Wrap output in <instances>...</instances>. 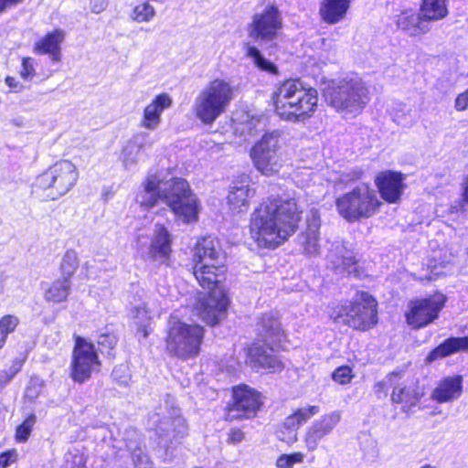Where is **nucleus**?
I'll list each match as a JSON object with an SVG mask.
<instances>
[{
  "mask_svg": "<svg viewBox=\"0 0 468 468\" xmlns=\"http://www.w3.org/2000/svg\"><path fill=\"white\" fill-rule=\"evenodd\" d=\"M191 262L199 285L211 291L198 299L196 309L205 323L214 325L225 318L229 305V298L221 286L227 271L226 254L217 239L204 237L195 244Z\"/></svg>",
  "mask_w": 468,
  "mask_h": 468,
  "instance_id": "f257e3e1",
  "label": "nucleus"
},
{
  "mask_svg": "<svg viewBox=\"0 0 468 468\" xmlns=\"http://www.w3.org/2000/svg\"><path fill=\"white\" fill-rule=\"evenodd\" d=\"M135 201L145 208L162 201L184 223L197 221L200 211L197 198L188 183L174 176L168 169L148 173L137 190Z\"/></svg>",
  "mask_w": 468,
  "mask_h": 468,
  "instance_id": "f03ea898",
  "label": "nucleus"
},
{
  "mask_svg": "<svg viewBox=\"0 0 468 468\" xmlns=\"http://www.w3.org/2000/svg\"><path fill=\"white\" fill-rule=\"evenodd\" d=\"M302 213L295 198L270 197L250 215V238L260 248L275 249L296 232Z\"/></svg>",
  "mask_w": 468,
  "mask_h": 468,
  "instance_id": "7ed1b4c3",
  "label": "nucleus"
},
{
  "mask_svg": "<svg viewBox=\"0 0 468 468\" xmlns=\"http://www.w3.org/2000/svg\"><path fill=\"white\" fill-rule=\"evenodd\" d=\"M275 112L282 120L302 122L311 118L318 105V92L299 80L281 83L271 96Z\"/></svg>",
  "mask_w": 468,
  "mask_h": 468,
  "instance_id": "20e7f679",
  "label": "nucleus"
},
{
  "mask_svg": "<svg viewBox=\"0 0 468 468\" xmlns=\"http://www.w3.org/2000/svg\"><path fill=\"white\" fill-rule=\"evenodd\" d=\"M325 102L344 117H356L370 101L369 87L356 74L329 80L323 89Z\"/></svg>",
  "mask_w": 468,
  "mask_h": 468,
  "instance_id": "39448f33",
  "label": "nucleus"
},
{
  "mask_svg": "<svg viewBox=\"0 0 468 468\" xmlns=\"http://www.w3.org/2000/svg\"><path fill=\"white\" fill-rule=\"evenodd\" d=\"M235 98V88L227 80L215 79L197 94L193 112L205 125H211L229 108Z\"/></svg>",
  "mask_w": 468,
  "mask_h": 468,
  "instance_id": "423d86ee",
  "label": "nucleus"
},
{
  "mask_svg": "<svg viewBox=\"0 0 468 468\" xmlns=\"http://www.w3.org/2000/svg\"><path fill=\"white\" fill-rule=\"evenodd\" d=\"M204 328L197 324H187L172 315L168 321L165 347L173 356L188 359L200 352Z\"/></svg>",
  "mask_w": 468,
  "mask_h": 468,
  "instance_id": "0eeeda50",
  "label": "nucleus"
},
{
  "mask_svg": "<svg viewBox=\"0 0 468 468\" xmlns=\"http://www.w3.org/2000/svg\"><path fill=\"white\" fill-rule=\"evenodd\" d=\"M331 317L356 330H367L378 323L377 301L367 292H359L351 301L336 305Z\"/></svg>",
  "mask_w": 468,
  "mask_h": 468,
  "instance_id": "6e6552de",
  "label": "nucleus"
},
{
  "mask_svg": "<svg viewBox=\"0 0 468 468\" xmlns=\"http://www.w3.org/2000/svg\"><path fill=\"white\" fill-rule=\"evenodd\" d=\"M78 178L76 165L69 160H61L36 177L33 189L51 200H57L73 188Z\"/></svg>",
  "mask_w": 468,
  "mask_h": 468,
  "instance_id": "1a4fd4ad",
  "label": "nucleus"
},
{
  "mask_svg": "<svg viewBox=\"0 0 468 468\" xmlns=\"http://www.w3.org/2000/svg\"><path fill=\"white\" fill-rule=\"evenodd\" d=\"M380 205L375 190L367 184L356 186L335 199L338 214L348 222L371 218Z\"/></svg>",
  "mask_w": 468,
  "mask_h": 468,
  "instance_id": "9d476101",
  "label": "nucleus"
},
{
  "mask_svg": "<svg viewBox=\"0 0 468 468\" xmlns=\"http://www.w3.org/2000/svg\"><path fill=\"white\" fill-rule=\"evenodd\" d=\"M283 144L284 141L280 131L265 133L250 152L255 168L267 176L278 174L283 165Z\"/></svg>",
  "mask_w": 468,
  "mask_h": 468,
  "instance_id": "9b49d317",
  "label": "nucleus"
},
{
  "mask_svg": "<svg viewBox=\"0 0 468 468\" xmlns=\"http://www.w3.org/2000/svg\"><path fill=\"white\" fill-rule=\"evenodd\" d=\"M389 388L392 389L391 401L401 404L402 410L405 412L415 407L423 395L419 387L413 381H409L405 374L401 372H392L374 386V390L378 395L383 393L387 396Z\"/></svg>",
  "mask_w": 468,
  "mask_h": 468,
  "instance_id": "f8f14e48",
  "label": "nucleus"
},
{
  "mask_svg": "<svg viewBox=\"0 0 468 468\" xmlns=\"http://www.w3.org/2000/svg\"><path fill=\"white\" fill-rule=\"evenodd\" d=\"M282 28V16L274 4L267 5L261 12L255 13L247 25L250 38L259 43H269L278 38Z\"/></svg>",
  "mask_w": 468,
  "mask_h": 468,
  "instance_id": "ddd939ff",
  "label": "nucleus"
},
{
  "mask_svg": "<svg viewBox=\"0 0 468 468\" xmlns=\"http://www.w3.org/2000/svg\"><path fill=\"white\" fill-rule=\"evenodd\" d=\"M101 361L94 345L87 339L76 336L70 362V377L79 383L89 379L100 370Z\"/></svg>",
  "mask_w": 468,
  "mask_h": 468,
  "instance_id": "4468645a",
  "label": "nucleus"
},
{
  "mask_svg": "<svg viewBox=\"0 0 468 468\" xmlns=\"http://www.w3.org/2000/svg\"><path fill=\"white\" fill-rule=\"evenodd\" d=\"M445 302L446 297L442 293L411 300L405 314L407 324L415 329L430 324L438 318Z\"/></svg>",
  "mask_w": 468,
  "mask_h": 468,
  "instance_id": "2eb2a0df",
  "label": "nucleus"
},
{
  "mask_svg": "<svg viewBox=\"0 0 468 468\" xmlns=\"http://www.w3.org/2000/svg\"><path fill=\"white\" fill-rule=\"evenodd\" d=\"M263 404L262 395L256 389L241 385L233 388V400L229 407L228 419H250Z\"/></svg>",
  "mask_w": 468,
  "mask_h": 468,
  "instance_id": "dca6fc26",
  "label": "nucleus"
},
{
  "mask_svg": "<svg viewBox=\"0 0 468 468\" xmlns=\"http://www.w3.org/2000/svg\"><path fill=\"white\" fill-rule=\"evenodd\" d=\"M341 420V413L337 410L321 416L313 421L303 433V440L308 452H314L320 441L328 436Z\"/></svg>",
  "mask_w": 468,
  "mask_h": 468,
  "instance_id": "f3484780",
  "label": "nucleus"
},
{
  "mask_svg": "<svg viewBox=\"0 0 468 468\" xmlns=\"http://www.w3.org/2000/svg\"><path fill=\"white\" fill-rule=\"evenodd\" d=\"M149 425L160 436L172 434L173 438L182 436L186 429L179 410L174 407L165 408V411L154 413L150 417Z\"/></svg>",
  "mask_w": 468,
  "mask_h": 468,
  "instance_id": "a211bd4d",
  "label": "nucleus"
},
{
  "mask_svg": "<svg viewBox=\"0 0 468 468\" xmlns=\"http://www.w3.org/2000/svg\"><path fill=\"white\" fill-rule=\"evenodd\" d=\"M265 343L264 345L254 343L244 348L245 363L256 369L281 370L282 364L277 356L274 355L273 347L269 346L271 343Z\"/></svg>",
  "mask_w": 468,
  "mask_h": 468,
  "instance_id": "6ab92c4d",
  "label": "nucleus"
},
{
  "mask_svg": "<svg viewBox=\"0 0 468 468\" xmlns=\"http://www.w3.org/2000/svg\"><path fill=\"white\" fill-rule=\"evenodd\" d=\"M404 176L394 171H383L375 178V185L380 197L388 203L395 204L400 200L405 189Z\"/></svg>",
  "mask_w": 468,
  "mask_h": 468,
  "instance_id": "aec40b11",
  "label": "nucleus"
},
{
  "mask_svg": "<svg viewBox=\"0 0 468 468\" xmlns=\"http://www.w3.org/2000/svg\"><path fill=\"white\" fill-rule=\"evenodd\" d=\"M172 251V235L163 224L155 223L150 245L146 248L147 257L153 261L165 262Z\"/></svg>",
  "mask_w": 468,
  "mask_h": 468,
  "instance_id": "412c9836",
  "label": "nucleus"
},
{
  "mask_svg": "<svg viewBox=\"0 0 468 468\" xmlns=\"http://www.w3.org/2000/svg\"><path fill=\"white\" fill-rule=\"evenodd\" d=\"M329 267L339 275H359L358 261L354 252L339 242L327 255Z\"/></svg>",
  "mask_w": 468,
  "mask_h": 468,
  "instance_id": "4be33fe9",
  "label": "nucleus"
},
{
  "mask_svg": "<svg viewBox=\"0 0 468 468\" xmlns=\"http://www.w3.org/2000/svg\"><path fill=\"white\" fill-rule=\"evenodd\" d=\"M172 98L167 93L155 96L144 109L140 126L147 131H155L161 124L162 114L172 106Z\"/></svg>",
  "mask_w": 468,
  "mask_h": 468,
  "instance_id": "5701e85b",
  "label": "nucleus"
},
{
  "mask_svg": "<svg viewBox=\"0 0 468 468\" xmlns=\"http://www.w3.org/2000/svg\"><path fill=\"white\" fill-rule=\"evenodd\" d=\"M255 195V189L248 181L233 182L227 199L229 209L233 213H245L250 206V199Z\"/></svg>",
  "mask_w": 468,
  "mask_h": 468,
  "instance_id": "b1692460",
  "label": "nucleus"
},
{
  "mask_svg": "<svg viewBox=\"0 0 468 468\" xmlns=\"http://www.w3.org/2000/svg\"><path fill=\"white\" fill-rule=\"evenodd\" d=\"M125 450L120 448L118 457L123 458L127 452L133 460L135 468H153L146 454L141 447V436L136 430H129L124 437Z\"/></svg>",
  "mask_w": 468,
  "mask_h": 468,
  "instance_id": "393cba45",
  "label": "nucleus"
},
{
  "mask_svg": "<svg viewBox=\"0 0 468 468\" xmlns=\"http://www.w3.org/2000/svg\"><path fill=\"white\" fill-rule=\"evenodd\" d=\"M397 27L410 37H419L427 34L431 27L423 16L413 10L402 11L397 16Z\"/></svg>",
  "mask_w": 468,
  "mask_h": 468,
  "instance_id": "a878e982",
  "label": "nucleus"
},
{
  "mask_svg": "<svg viewBox=\"0 0 468 468\" xmlns=\"http://www.w3.org/2000/svg\"><path fill=\"white\" fill-rule=\"evenodd\" d=\"M319 229L320 219L317 211H311V218L307 219L305 231L298 236V242L305 254L316 256L319 254Z\"/></svg>",
  "mask_w": 468,
  "mask_h": 468,
  "instance_id": "bb28decb",
  "label": "nucleus"
},
{
  "mask_svg": "<svg viewBox=\"0 0 468 468\" xmlns=\"http://www.w3.org/2000/svg\"><path fill=\"white\" fill-rule=\"evenodd\" d=\"M350 0H322L319 16L323 22L335 25L346 19L350 8Z\"/></svg>",
  "mask_w": 468,
  "mask_h": 468,
  "instance_id": "cd10ccee",
  "label": "nucleus"
},
{
  "mask_svg": "<svg viewBox=\"0 0 468 468\" xmlns=\"http://www.w3.org/2000/svg\"><path fill=\"white\" fill-rule=\"evenodd\" d=\"M257 331L264 342L280 343L285 337L279 317L273 313L265 314L260 318Z\"/></svg>",
  "mask_w": 468,
  "mask_h": 468,
  "instance_id": "c85d7f7f",
  "label": "nucleus"
},
{
  "mask_svg": "<svg viewBox=\"0 0 468 468\" xmlns=\"http://www.w3.org/2000/svg\"><path fill=\"white\" fill-rule=\"evenodd\" d=\"M462 378L448 377L442 379L431 394V399L438 403L457 399L462 394Z\"/></svg>",
  "mask_w": 468,
  "mask_h": 468,
  "instance_id": "c756f323",
  "label": "nucleus"
},
{
  "mask_svg": "<svg viewBox=\"0 0 468 468\" xmlns=\"http://www.w3.org/2000/svg\"><path fill=\"white\" fill-rule=\"evenodd\" d=\"M65 38L61 29H55L36 42L34 51L37 54H48L53 61L60 59V44Z\"/></svg>",
  "mask_w": 468,
  "mask_h": 468,
  "instance_id": "7c9ffc66",
  "label": "nucleus"
},
{
  "mask_svg": "<svg viewBox=\"0 0 468 468\" xmlns=\"http://www.w3.org/2000/svg\"><path fill=\"white\" fill-rule=\"evenodd\" d=\"M147 145L144 135L138 134L129 141L122 149L121 160L126 169H132L142 160V153Z\"/></svg>",
  "mask_w": 468,
  "mask_h": 468,
  "instance_id": "2f4dec72",
  "label": "nucleus"
},
{
  "mask_svg": "<svg viewBox=\"0 0 468 468\" xmlns=\"http://www.w3.org/2000/svg\"><path fill=\"white\" fill-rule=\"evenodd\" d=\"M130 317L137 331L146 337L150 333L149 327L152 320L149 303H142L133 306L130 311Z\"/></svg>",
  "mask_w": 468,
  "mask_h": 468,
  "instance_id": "473e14b6",
  "label": "nucleus"
},
{
  "mask_svg": "<svg viewBox=\"0 0 468 468\" xmlns=\"http://www.w3.org/2000/svg\"><path fill=\"white\" fill-rule=\"evenodd\" d=\"M468 347V337H452L441 344L432 350L427 357L429 362H432L440 357L447 356L452 353L458 352Z\"/></svg>",
  "mask_w": 468,
  "mask_h": 468,
  "instance_id": "72a5a7b5",
  "label": "nucleus"
},
{
  "mask_svg": "<svg viewBox=\"0 0 468 468\" xmlns=\"http://www.w3.org/2000/svg\"><path fill=\"white\" fill-rule=\"evenodd\" d=\"M420 12L429 24L441 20L448 15L446 0H422Z\"/></svg>",
  "mask_w": 468,
  "mask_h": 468,
  "instance_id": "f704fd0d",
  "label": "nucleus"
},
{
  "mask_svg": "<svg viewBox=\"0 0 468 468\" xmlns=\"http://www.w3.org/2000/svg\"><path fill=\"white\" fill-rule=\"evenodd\" d=\"M71 283L68 279H58L52 282L46 290L44 298L48 302L59 303L67 300L70 292Z\"/></svg>",
  "mask_w": 468,
  "mask_h": 468,
  "instance_id": "c9c22d12",
  "label": "nucleus"
},
{
  "mask_svg": "<svg viewBox=\"0 0 468 468\" xmlns=\"http://www.w3.org/2000/svg\"><path fill=\"white\" fill-rule=\"evenodd\" d=\"M244 49L246 57L251 59L255 67L270 74H278L276 65L265 58L258 48L250 44H245Z\"/></svg>",
  "mask_w": 468,
  "mask_h": 468,
  "instance_id": "e433bc0d",
  "label": "nucleus"
},
{
  "mask_svg": "<svg viewBox=\"0 0 468 468\" xmlns=\"http://www.w3.org/2000/svg\"><path fill=\"white\" fill-rule=\"evenodd\" d=\"M78 267L79 259L77 252L73 250H68L63 255L60 262L62 278L70 281V278L76 272Z\"/></svg>",
  "mask_w": 468,
  "mask_h": 468,
  "instance_id": "4c0bfd02",
  "label": "nucleus"
},
{
  "mask_svg": "<svg viewBox=\"0 0 468 468\" xmlns=\"http://www.w3.org/2000/svg\"><path fill=\"white\" fill-rule=\"evenodd\" d=\"M154 16V7L148 1H144L134 5L131 18L138 23H147L150 22Z\"/></svg>",
  "mask_w": 468,
  "mask_h": 468,
  "instance_id": "58836bf2",
  "label": "nucleus"
},
{
  "mask_svg": "<svg viewBox=\"0 0 468 468\" xmlns=\"http://www.w3.org/2000/svg\"><path fill=\"white\" fill-rule=\"evenodd\" d=\"M364 175V170L360 166L346 167L340 172L335 178L333 179L335 184H349L359 180Z\"/></svg>",
  "mask_w": 468,
  "mask_h": 468,
  "instance_id": "ea45409f",
  "label": "nucleus"
},
{
  "mask_svg": "<svg viewBox=\"0 0 468 468\" xmlns=\"http://www.w3.org/2000/svg\"><path fill=\"white\" fill-rule=\"evenodd\" d=\"M19 324V320L15 315H5L0 319V349L4 346L7 335L14 332Z\"/></svg>",
  "mask_w": 468,
  "mask_h": 468,
  "instance_id": "a19ab883",
  "label": "nucleus"
},
{
  "mask_svg": "<svg viewBox=\"0 0 468 468\" xmlns=\"http://www.w3.org/2000/svg\"><path fill=\"white\" fill-rule=\"evenodd\" d=\"M37 417L35 414H30L16 429V440L18 442H26L36 424Z\"/></svg>",
  "mask_w": 468,
  "mask_h": 468,
  "instance_id": "79ce46f5",
  "label": "nucleus"
},
{
  "mask_svg": "<svg viewBox=\"0 0 468 468\" xmlns=\"http://www.w3.org/2000/svg\"><path fill=\"white\" fill-rule=\"evenodd\" d=\"M300 423H299V420H297L296 417L294 416V414H291L290 416H288L284 421H283V428L284 429H287V430H290V436L288 438H285L284 436H282V431H279L278 432V438L282 441H286L288 443L290 442H293L296 441V430H298V428L300 427Z\"/></svg>",
  "mask_w": 468,
  "mask_h": 468,
  "instance_id": "37998d69",
  "label": "nucleus"
},
{
  "mask_svg": "<svg viewBox=\"0 0 468 468\" xmlns=\"http://www.w3.org/2000/svg\"><path fill=\"white\" fill-rule=\"evenodd\" d=\"M304 455L302 452H294L292 454H282L276 460L277 468H292L296 463L303 462Z\"/></svg>",
  "mask_w": 468,
  "mask_h": 468,
  "instance_id": "c03bdc74",
  "label": "nucleus"
},
{
  "mask_svg": "<svg viewBox=\"0 0 468 468\" xmlns=\"http://www.w3.org/2000/svg\"><path fill=\"white\" fill-rule=\"evenodd\" d=\"M86 459L78 450L69 451L65 455L64 468H84Z\"/></svg>",
  "mask_w": 468,
  "mask_h": 468,
  "instance_id": "a18cd8bd",
  "label": "nucleus"
},
{
  "mask_svg": "<svg viewBox=\"0 0 468 468\" xmlns=\"http://www.w3.org/2000/svg\"><path fill=\"white\" fill-rule=\"evenodd\" d=\"M353 378V370L348 366H341L335 368L332 373L333 380L340 385L350 383Z\"/></svg>",
  "mask_w": 468,
  "mask_h": 468,
  "instance_id": "49530a36",
  "label": "nucleus"
},
{
  "mask_svg": "<svg viewBox=\"0 0 468 468\" xmlns=\"http://www.w3.org/2000/svg\"><path fill=\"white\" fill-rule=\"evenodd\" d=\"M320 412V408L318 406H307L304 408H301L296 410L293 414L296 417L297 420H299L300 425L305 423L312 417L315 416Z\"/></svg>",
  "mask_w": 468,
  "mask_h": 468,
  "instance_id": "de8ad7c7",
  "label": "nucleus"
},
{
  "mask_svg": "<svg viewBox=\"0 0 468 468\" xmlns=\"http://www.w3.org/2000/svg\"><path fill=\"white\" fill-rule=\"evenodd\" d=\"M18 453L16 450H9L0 454V468H7L16 463Z\"/></svg>",
  "mask_w": 468,
  "mask_h": 468,
  "instance_id": "09e8293b",
  "label": "nucleus"
},
{
  "mask_svg": "<svg viewBox=\"0 0 468 468\" xmlns=\"http://www.w3.org/2000/svg\"><path fill=\"white\" fill-rule=\"evenodd\" d=\"M316 178H318V176L308 170L297 174L295 177V182L299 186L306 187L310 186V181L314 180V182L315 183Z\"/></svg>",
  "mask_w": 468,
  "mask_h": 468,
  "instance_id": "8fccbe9b",
  "label": "nucleus"
},
{
  "mask_svg": "<svg viewBox=\"0 0 468 468\" xmlns=\"http://www.w3.org/2000/svg\"><path fill=\"white\" fill-rule=\"evenodd\" d=\"M42 390V385L37 380H31L26 388L25 396L29 400L36 399Z\"/></svg>",
  "mask_w": 468,
  "mask_h": 468,
  "instance_id": "3c124183",
  "label": "nucleus"
},
{
  "mask_svg": "<svg viewBox=\"0 0 468 468\" xmlns=\"http://www.w3.org/2000/svg\"><path fill=\"white\" fill-rule=\"evenodd\" d=\"M454 108L457 112L468 109V89L457 95L454 101Z\"/></svg>",
  "mask_w": 468,
  "mask_h": 468,
  "instance_id": "603ef678",
  "label": "nucleus"
},
{
  "mask_svg": "<svg viewBox=\"0 0 468 468\" xmlns=\"http://www.w3.org/2000/svg\"><path fill=\"white\" fill-rule=\"evenodd\" d=\"M117 343V339L112 334H102L99 336L98 344L99 346L112 349Z\"/></svg>",
  "mask_w": 468,
  "mask_h": 468,
  "instance_id": "864d4df0",
  "label": "nucleus"
},
{
  "mask_svg": "<svg viewBox=\"0 0 468 468\" xmlns=\"http://www.w3.org/2000/svg\"><path fill=\"white\" fill-rule=\"evenodd\" d=\"M35 73L34 69V63L33 59L30 58H27L23 59L22 62V70H21V76L24 79H27L29 77H32Z\"/></svg>",
  "mask_w": 468,
  "mask_h": 468,
  "instance_id": "5fc2aeb1",
  "label": "nucleus"
},
{
  "mask_svg": "<svg viewBox=\"0 0 468 468\" xmlns=\"http://www.w3.org/2000/svg\"><path fill=\"white\" fill-rule=\"evenodd\" d=\"M244 439V433L239 429L231 430L229 434V441L231 443H239Z\"/></svg>",
  "mask_w": 468,
  "mask_h": 468,
  "instance_id": "6e6d98bb",
  "label": "nucleus"
},
{
  "mask_svg": "<svg viewBox=\"0 0 468 468\" xmlns=\"http://www.w3.org/2000/svg\"><path fill=\"white\" fill-rule=\"evenodd\" d=\"M14 378L12 373L8 370L0 371V388L6 386Z\"/></svg>",
  "mask_w": 468,
  "mask_h": 468,
  "instance_id": "4d7b16f0",
  "label": "nucleus"
},
{
  "mask_svg": "<svg viewBox=\"0 0 468 468\" xmlns=\"http://www.w3.org/2000/svg\"><path fill=\"white\" fill-rule=\"evenodd\" d=\"M462 198L464 205L468 206V175L463 178L461 185Z\"/></svg>",
  "mask_w": 468,
  "mask_h": 468,
  "instance_id": "13d9d810",
  "label": "nucleus"
},
{
  "mask_svg": "<svg viewBox=\"0 0 468 468\" xmlns=\"http://www.w3.org/2000/svg\"><path fill=\"white\" fill-rule=\"evenodd\" d=\"M24 360L20 358H16L13 361L12 366L9 368V371L12 373V375L15 377L22 368Z\"/></svg>",
  "mask_w": 468,
  "mask_h": 468,
  "instance_id": "bf43d9fd",
  "label": "nucleus"
},
{
  "mask_svg": "<svg viewBox=\"0 0 468 468\" xmlns=\"http://www.w3.org/2000/svg\"><path fill=\"white\" fill-rule=\"evenodd\" d=\"M22 0H0V13L4 12L6 8L17 5Z\"/></svg>",
  "mask_w": 468,
  "mask_h": 468,
  "instance_id": "052dcab7",
  "label": "nucleus"
},
{
  "mask_svg": "<svg viewBox=\"0 0 468 468\" xmlns=\"http://www.w3.org/2000/svg\"><path fill=\"white\" fill-rule=\"evenodd\" d=\"M5 83L6 85L13 90H17L18 88V82L16 80L15 78L12 77H6L5 78Z\"/></svg>",
  "mask_w": 468,
  "mask_h": 468,
  "instance_id": "680f3d73",
  "label": "nucleus"
},
{
  "mask_svg": "<svg viewBox=\"0 0 468 468\" xmlns=\"http://www.w3.org/2000/svg\"><path fill=\"white\" fill-rule=\"evenodd\" d=\"M106 5H106L105 1H102L100 4H93L91 10L95 14H100L101 11H103L105 9Z\"/></svg>",
  "mask_w": 468,
  "mask_h": 468,
  "instance_id": "e2e57ef3",
  "label": "nucleus"
},
{
  "mask_svg": "<svg viewBox=\"0 0 468 468\" xmlns=\"http://www.w3.org/2000/svg\"><path fill=\"white\" fill-rule=\"evenodd\" d=\"M419 468H439V467L436 465H433L431 463H424L421 466H420Z\"/></svg>",
  "mask_w": 468,
  "mask_h": 468,
  "instance_id": "0e129e2a",
  "label": "nucleus"
},
{
  "mask_svg": "<svg viewBox=\"0 0 468 468\" xmlns=\"http://www.w3.org/2000/svg\"><path fill=\"white\" fill-rule=\"evenodd\" d=\"M4 292V282L0 281V295Z\"/></svg>",
  "mask_w": 468,
  "mask_h": 468,
  "instance_id": "69168bd1",
  "label": "nucleus"
},
{
  "mask_svg": "<svg viewBox=\"0 0 468 468\" xmlns=\"http://www.w3.org/2000/svg\"><path fill=\"white\" fill-rule=\"evenodd\" d=\"M138 246H139L140 250H144V247H143V245L140 243V241H138Z\"/></svg>",
  "mask_w": 468,
  "mask_h": 468,
  "instance_id": "338daca9",
  "label": "nucleus"
},
{
  "mask_svg": "<svg viewBox=\"0 0 468 468\" xmlns=\"http://www.w3.org/2000/svg\"><path fill=\"white\" fill-rule=\"evenodd\" d=\"M445 263H446V261H441V262H440V264H441V265H443V266L445 265Z\"/></svg>",
  "mask_w": 468,
  "mask_h": 468,
  "instance_id": "774afa93",
  "label": "nucleus"
}]
</instances>
